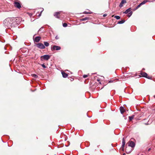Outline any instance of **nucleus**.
Returning a JSON list of instances; mask_svg holds the SVG:
<instances>
[{"label": "nucleus", "mask_w": 155, "mask_h": 155, "mask_svg": "<svg viewBox=\"0 0 155 155\" xmlns=\"http://www.w3.org/2000/svg\"><path fill=\"white\" fill-rule=\"evenodd\" d=\"M8 19V21H9V23L10 24H12L13 22H16L17 21V19L14 17L9 18Z\"/></svg>", "instance_id": "7ed1b4c3"}, {"label": "nucleus", "mask_w": 155, "mask_h": 155, "mask_svg": "<svg viewBox=\"0 0 155 155\" xmlns=\"http://www.w3.org/2000/svg\"><path fill=\"white\" fill-rule=\"evenodd\" d=\"M123 155H125V153H124L123 154Z\"/></svg>", "instance_id": "f704fd0d"}, {"label": "nucleus", "mask_w": 155, "mask_h": 155, "mask_svg": "<svg viewBox=\"0 0 155 155\" xmlns=\"http://www.w3.org/2000/svg\"><path fill=\"white\" fill-rule=\"evenodd\" d=\"M41 65L44 68H46V66L44 64H41Z\"/></svg>", "instance_id": "bb28decb"}, {"label": "nucleus", "mask_w": 155, "mask_h": 155, "mask_svg": "<svg viewBox=\"0 0 155 155\" xmlns=\"http://www.w3.org/2000/svg\"><path fill=\"white\" fill-rule=\"evenodd\" d=\"M60 12H55L54 14V16L57 18H60Z\"/></svg>", "instance_id": "6e6552de"}, {"label": "nucleus", "mask_w": 155, "mask_h": 155, "mask_svg": "<svg viewBox=\"0 0 155 155\" xmlns=\"http://www.w3.org/2000/svg\"><path fill=\"white\" fill-rule=\"evenodd\" d=\"M125 21L124 20H123L118 22V23L121 24L124 23Z\"/></svg>", "instance_id": "a211bd4d"}, {"label": "nucleus", "mask_w": 155, "mask_h": 155, "mask_svg": "<svg viewBox=\"0 0 155 155\" xmlns=\"http://www.w3.org/2000/svg\"><path fill=\"white\" fill-rule=\"evenodd\" d=\"M125 144H122V145L121 147V149H122V150L123 151H124V147Z\"/></svg>", "instance_id": "aec40b11"}, {"label": "nucleus", "mask_w": 155, "mask_h": 155, "mask_svg": "<svg viewBox=\"0 0 155 155\" xmlns=\"http://www.w3.org/2000/svg\"><path fill=\"white\" fill-rule=\"evenodd\" d=\"M140 74L141 77L146 78L148 79H152V77L151 76H148L147 74L145 72H141Z\"/></svg>", "instance_id": "f257e3e1"}, {"label": "nucleus", "mask_w": 155, "mask_h": 155, "mask_svg": "<svg viewBox=\"0 0 155 155\" xmlns=\"http://www.w3.org/2000/svg\"><path fill=\"white\" fill-rule=\"evenodd\" d=\"M125 144V141L124 138H123V140H122V144Z\"/></svg>", "instance_id": "393cba45"}, {"label": "nucleus", "mask_w": 155, "mask_h": 155, "mask_svg": "<svg viewBox=\"0 0 155 155\" xmlns=\"http://www.w3.org/2000/svg\"><path fill=\"white\" fill-rule=\"evenodd\" d=\"M63 27H65L68 26V25L66 23H64L63 24Z\"/></svg>", "instance_id": "b1692460"}, {"label": "nucleus", "mask_w": 155, "mask_h": 155, "mask_svg": "<svg viewBox=\"0 0 155 155\" xmlns=\"http://www.w3.org/2000/svg\"><path fill=\"white\" fill-rule=\"evenodd\" d=\"M129 146L134 147L135 146V143L132 141H129L127 143Z\"/></svg>", "instance_id": "423d86ee"}, {"label": "nucleus", "mask_w": 155, "mask_h": 155, "mask_svg": "<svg viewBox=\"0 0 155 155\" xmlns=\"http://www.w3.org/2000/svg\"><path fill=\"white\" fill-rule=\"evenodd\" d=\"M88 75H84L83 76V77L84 78H86L87 77H88Z\"/></svg>", "instance_id": "a878e982"}, {"label": "nucleus", "mask_w": 155, "mask_h": 155, "mask_svg": "<svg viewBox=\"0 0 155 155\" xmlns=\"http://www.w3.org/2000/svg\"><path fill=\"white\" fill-rule=\"evenodd\" d=\"M107 15V14H104L103 15V16L104 17H105Z\"/></svg>", "instance_id": "473e14b6"}, {"label": "nucleus", "mask_w": 155, "mask_h": 155, "mask_svg": "<svg viewBox=\"0 0 155 155\" xmlns=\"http://www.w3.org/2000/svg\"><path fill=\"white\" fill-rule=\"evenodd\" d=\"M32 76L35 78H37L38 77V76L37 74H32Z\"/></svg>", "instance_id": "412c9836"}, {"label": "nucleus", "mask_w": 155, "mask_h": 155, "mask_svg": "<svg viewBox=\"0 0 155 155\" xmlns=\"http://www.w3.org/2000/svg\"><path fill=\"white\" fill-rule=\"evenodd\" d=\"M61 49V47L60 46L54 45L53 47H51V49L52 51H53L54 50H59Z\"/></svg>", "instance_id": "20e7f679"}, {"label": "nucleus", "mask_w": 155, "mask_h": 155, "mask_svg": "<svg viewBox=\"0 0 155 155\" xmlns=\"http://www.w3.org/2000/svg\"><path fill=\"white\" fill-rule=\"evenodd\" d=\"M41 39V37H35L34 39V41L36 42H38Z\"/></svg>", "instance_id": "9d476101"}, {"label": "nucleus", "mask_w": 155, "mask_h": 155, "mask_svg": "<svg viewBox=\"0 0 155 155\" xmlns=\"http://www.w3.org/2000/svg\"><path fill=\"white\" fill-rule=\"evenodd\" d=\"M36 45L37 47L39 48L43 49L45 48V46L42 43H38L36 44Z\"/></svg>", "instance_id": "39448f33"}, {"label": "nucleus", "mask_w": 155, "mask_h": 155, "mask_svg": "<svg viewBox=\"0 0 155 155\" xmlns=\"http://www.w3.org/2000/svg\"><path fill=\"white\" fill-rule=\"evenodd\" d=\"M90 18L89 17H85L84 18H83L80 20L82 21H84L86 20H90Z\"/></svg>", "instance_id": "2eb2a0df"}, {"label": "nucleus", "mask_w": 155, "mask_h": 155, "mask_svg": "<svg viewBox=\"0 0 155 155\" xmlns=\"http://www.w3.org/2000/svg\"><path fill=\"white\" fill-rule=\"evenodd\" d=\"M114 81L113 80H111V81H109V83H112Z\"/></svg>", "instance_id": "c756f323"}, {"label": "nucleus", "mask_w": 155, "mask_h": 155, "mask_svg": "<svg viewBox=\"0 0 155 155\" xmlns=\"http://www.w3.org/2000/svg\"><path fill=\"white\" fill-rule=\"evenodd\" d=\"M150 148L149 149H148V151H149V150H150Z\"/></svg>", "instance_id": "c9c22d12"}, {"label": "nucleus", "mask_w": 155, "mask_h": 155, "mask_svg": "<svg viewBox=\"0 0 155 155\" xmlns=\"http://www.w3.org/2000/svg\"><path fill=\"white\" fill-rule=\"evenodd\" d=\"M84 13H85V14H91V13L87 12H84Z\"/></svg>", "instance_id": "c85d7f7f"}, {"label": "nucleus", "mask_w": 155, "mask_h": 155, "mask_svg": "<svg viewBox=\"0 0 155 155\" xmlns=\"http://www.w3.org/2000/svg\"><path fill=\"white\" fill-rule=\"evenodd\" d=\"M147 2V1L144 0V1H143V2H141L140 3V4L142 5H143L145 4Z\"/></svg>", "instance_id": "5701e85b"}, {"label": "nucleus", "mask_w": 155, "mask_h": 155, "mask_svg": "<svg viewBox=\"0 0 155 155\" xmlns=\"http://www.w3.org/2000/svg\"><path fill=\"white\" fill-rule=\"evenodd\" d=\"M120 110L121 113L122 114H123L125 111V109L122 107H120Z\"/></svg>", "instance_id": "f8f14e48"}, {"label": "nucleus", "mask_w": 155, "mask_h": 155, "mask_svg": "<svg viewBox=\"0 0 155 155\" xmlns=\"http://www.w3.org/2000/svg\"><path fill=\"white\" fill-rule=\"evenodd\" d=\"M14 5L15 7L19 9H20L21 7L20 3L18 2H14Z\"/></svg>", "instance_id": "f03ea898"}, {"label": "nucleus", "mask_w": 155, "mask_h": 155, "mask_svg": "<svg viewBox=\"0 0 155 155\" xmlns=\"http://www.w3.org/2000/svg\"><path fill=\"white\" fill-rule=\"evenodd\" d=\"M126 0H122L121 1L119 5V7H122L123 6V5L126 3Z\"/></svg>", "instance_id": "1a4fd4ad"}, {"label": "nucleus", "mask_w": 155, "mask_h": 155, "mask_svg": "<svg viewBox=\"0 0 155 155\" xmlns=\"http://www.w3.org/2000/svg\"><path fill=\"white\" fill-rule=\"evenodd\" d=\"M114 18L117 19H119L120 18V16H114Z\"/></svg>", "instance_id": "4be33fe9"}, {"label": "nucleus", "mask_w": 155, "mask_h": 155, "mask_svg": "<svg viewBox=\"0 0 155 155\" xmlns=\"http://www.w3.org/2000/svg\"><path fill=\"white\" fill-rule=\"evenodd\" d=\"M62 76L64 78H66L68 77V74L63 71L61 72Z\"/></svg>", "instance_id": "9b49d317"}, {"label": "nucleus", "mask_w": 155, "mask_h": 155, "mask_svg": "<svg viewBox=\"0 0 155 155\" xmlns=\"http://www.w3.org/2000/svg\"><path fill=\"white\" fill-rule=\"evenodd\" d=\"M55 39H59V37L58 35H57L55 37Z\"/></svg>", "instance_id": "cd10ccee"}, {"label": "nucleus", "mask_w": 155, "mask_h": 155, "mask_svg": "<svg viewBox=\"0 0 155 155\" xmlns=\"http://www.w3.org/2000/svg\"><path fill=\"white\" fill-rule=\"evenodd\" d=\"M134 115H133L131 116H129L128 117L129 118V121H131L134 119Z\"/></svg>", "instance_id": "4468645a"}, {"label": "nucleus", "mask_w": 155, "mask_h": 155, "mask_svg": "<svg viewBox=\"0 0 155 155\" xmlns=\"http://www.w3.org/2000/svg\"><path fill=\"white\" fill-rule=\"evenodd\" d=\"M127 149L126 148V151H127L128 152V150H127Z\"/></svg>", "instance_id": "72a5a7b5"}, {"label": "nucleus", "mask_w": 155, "mask_h": 155, "mask_svg": "<svg viewBox=\"0 0 155 155\" xmlns=\"http://www.w3.org/2000/svg\"><path fill=\"white\" fill-rule=\"evenodd\" d=\"M50 56L47 54L41 57V58H43L44 60H48L50 59Z\"/></svg>", "instance_id": "0eeeda50"}, {"label": "nucleus", "mask_w": 155, "mask_h": 155, "mask_svg": "<svg viewBox=\"0 0 155 155\" xmlns=\"http://www.w3.org/2000/svg\"><path fill=\"white\" fill-rule=\"evenodd\" d=\"M141 5H141V4L140 3V4L139 5L135 8L134 9V10L135 11V10H136L138 8H139V7H140Z\"/></svg>", "instance_id": "f3484780"}, {"label": "nucleus", "mask_w": 155, "mask_h": 155, "mask_svg": "<svg viewBox=\"0 0 155 155\" xmlns=\"http://www.w3.org/2000/svg\"><path fill=\"white\" fill-rule=\"evenodd\" d=\"M131 9V8H128V9L126 10V11H125V12H124V13L125 14H127V13H129V12H130Z\"/></svg>", "instance_id": "ddd939ff"}, {"label": "nucleus", "mask_w": 155, "mask_h": 155, "mask_svg": "<svg viewBox=\"0 0 155 155\" xmlns=\"http://www.w3.org/2000/svg\"><path fill=\"white\" fill-rule=\"evenodd\" d=\"M42 11H43V10L41 11L40 13L39 14V15H38L39 16H41V13L42 12Z\"/></svg>", "instance_id": "7c9ffc66"}, {"label": "nucleus", "mask_w": 155, "mask_h": 155, "mask_svg": "<svg viewBox=\"0 0 155 155\" xmlns=\"http://www.w3.org/2000/svg\"><path fill=\"white\" fill-rule=\"evenodd\" d=\"M44 44L45 45L46 47H48L49 45V44L48 42L44 41Z\"/></svg>", "instance_id": "dca6fc26"}, {"label": "nucleus", "mask_w": 155, "mask_h": 155, "mask_svg": "<svg viewBox=\"0 0 155 155\" xmlns=\"http://www.w3.org/2000/svg\"><path fill=\"white\" fill-rule=\"evenodd\" d=\"M133 13V12H130L129 13H128V14L127 15V16L129 17H130L132 15Z\"/></svg>", "instance_id": "6ab92c4d"}, {"label": "nucleus", "mask_w": 155, "mask_h": 155, "mask_svg": "<svg viewBox=\"0 0 155 155\" xmlns=\"http://www.w3.org/2000/svg\"><path fill=\"white\" fill-rule=\"evenodd\" d=\"M131 150L130 151H128V152L127 151H126V152L127 153H130L131 152Z\"/></svg>", "instance_id": "2f4dec72"}]
</instances>
